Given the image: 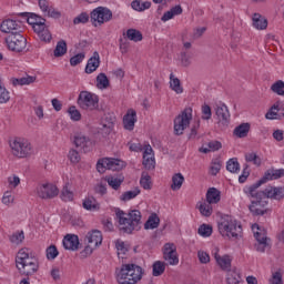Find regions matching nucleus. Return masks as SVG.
Masks as SVG:
<instances>
[{"mask_svg":"<svg viewBox=\"0 0 284 284\" xmlns=\"http://www.w3.org/2000/svg\"><path fill=\"white\" fill-rule=\"evenodd\" d=\"M260 187V185L254 183L247 189H244V193L251 201L248 211L253 216H265L270 212V209H267V197L263 191H258Z\"/></svg>","mask_w":284,"mask_h":284,"instance_id":"obj_1","label":"nucleus"},{"mask_svg":"<svg viewBox=\"0 0 284 284\" xmlns=\"http://www.w3.org/2000/svg\"><path fill=\"white\" fill-rule=\"evenodd\" d=\"M16 266L21 276L30 278L39 272V260L30 256V248H21L16 256Z\"/></svg>","mask_w":284,"mask_h":284,"instance_id":"obj_2","label":"nucleus"},{"mask_svg":"<svg viewBox=\"0 0 284 284\" xmlns=\"http://www.w3.org/2000/svg\"><path fill=\"white\" fill-rule=\"evenodd\" d=\"M115 215L119 220L120 230L124 234H132L134 230H141V211L132 210L125 213L121 209H115Z\"/></svg>","mask_w":284,"mask_h":284,"instance_id":"obj_3","label":"nucleus"},{"mask_svg":"<svg viewBox=\"0 0 284 284\" xmlns=\"http://www.w3.org/2000/svg\"><path fill=\"white\" fill-rule=\"evenodd\" d=\"M115 274L120 284H136L143 278V268L136 264H122Z\"/></svg>","mask_w":284,"mask_h":284,"instance_id":"obj_4","label":"nucleus"},{"mask_svg":"<svg viewBox=\"0 0 284 284\" xmlns=\"http://www.w3.org/2000/svg\"><path fill=\"white\" fill-rule=\"evenodd\" d=\"M22 17H27V22L32 26L33 31L38 34V39L44 43H50L52 41V33L50 29L45 26V18L37 13H22Z\"/></svg>","mask_w":284,"mask_h":284,"instance_id":"obj_5","label":"nucleus"},{"mask_svg":"<svg viewBox=\"0 0 284 284\" xmlns=\"http://www.w3.org/2000/svg\"><path fill=\"white\" fill-rule=\"evenodd\" d=\"M220 234L227 239H241L243 236V226L230 215L222 217L217 225Z\"/></svg>","mask_w":284,"mask_h":284,"instance_id":"obj_6","label":"nucleus"},{"mask_svg":"<svg viewBox=\"0 0 284 284\" xmlns=\"http://www.w3.org/2000/svg\"><path fill=\"white\" fill-rule=\"evenodd\" d=\"M9 145L13 156H17L18 159H27V156L32 155L34 152L30 141L23 138H16L11 140Z\"/></svg>","mask_w":284,"mask_h":284,"instance_id":"obj_7","label":"nucleus"},{"mask_svg":"<svg viewBox=\"0 0 284 284\" xmlns=\"http://www.w3.org/2000/svg\"><path fill=\"white\" fill-rule=\"evenodd\" d=\"M78 105L81 110H89L90 112L99 110V95L90 91H81L78 97Z\"/></svg>","mask_w":284,"mask_h":284,"instance_id":"obj_8","label":"nucleus"},{"mask_svg":"<svg viewBox=\"0 0 284 284\" xmlns=\"http://www.w3.org/2000/svg\"><path fill=\"white\" fill-rule=\"evenodd\" d=\"M190 121H192V108H186L174 119V134L181 136L190 128Z\"/></svg>","mask_w":284,"mask_h":284,"instance_id":"obj_9","label":"nucleus"},{"mask_svg":"<svg viewBox=\"0 0 284 284\" xmlns=\"http://www.w3.org/2000/svg\"><path fill=\"white\" fill-rule=\"evenodd\" d=\"M6 43L11 52L20 53L28 48V39L19 33L9 34L6 38Z\"/></svg>","mask_w":284,"mask_h":284,"instance_id":"obj_10","label":"nucleus"},{"mask_svg":"<svg viewBox=\"0 0 284 284\" xmlns=\"http://www.w3.org/2000/svg\"><path fill=\"white\" fill-rule=\"evenodd\" d=\"M112 20V11L105 7H98L91 12V21L99 24L108 23Z\"/></svg>","mask_w":284,"mask_h":284,"instance_id":"obj_11","label":"nucleus"},{"mask_svg":"<svg viewBox=\"0 0 284 284\" xmlns=\"http://www.w3.org/2000/svg\"><path fill=\"white\" fill-rule=\"evenodd\" d=\"M36 191L40 199H54V196H59V187L51 183L40 184Z\"/></svg>","mask_w":284,"mask_h":284,"instance_id":"obj_12","label":"nucleus"},{"mask_svg":"<svg viewBox=\"0 0 284 284\" xmlns=\"http://www.w3.org/2000/svg\"><path fill=\"white\" fill-rule=\"evenodd\" d=\"M74 145L75 148H79L84 154H88V152H92V149L94 148V142L85 136L82 133H78L74 135Z\"/></svg>","mask_w":284,"mask_h":284,"instance_id":"obj_13","label":"nucleus"},{"mask_svg":"<svg viewBox=\"0 0 284 284\" xmlns=\"http://www.w3.org/2000/svg\"><path fill=\"white\" fill-rule=\"evenodd\" d=\"M284 176V169H268L264 175L255 182L256 185H264L267 181H276L278 179H283Z\"/></svg>","mask_w":284,"mask_h":284,"instance_id":"obj_14","label":"nucleus"},{"mask_svg":"<svg viewBox=\"0 0 284 284\" xmlns=\"http://www.w3.org/2000/svg\"><path fill=\"white\" fill-rule=\"evenodd\" d=\"M163 258L168 261L169 265H179V255L176 254V246L172 243H166L163 250Z\"/></svg>","mask_w":284,"mask_h":284,"instance_id":"obj_15","label":"nucleus"},{"mask_svg":"<svg viewBox=\"0 0 284 284\" xmlns=\"http://www.w3.org/2000/svg\"><path fill=\"white\" fill-rule=\"evenodd\" d=\"M0 30L4 34H16L21 32V22H18L17 20L7 19L3 20L0 24Z\"/></svg>","mask_w":284,"mask_h":284,"instance_id":"obj_16","label":"nucleus"},{"mask_svg":"<svg viewBox=\"0 0 284 284\" xmlns=\"http://www.w3.org/2000/svg\"><path fill=\"white\" fill-rule=\"evenodd\" d=\"M266 199H272L273 201H283L284 199V186H266L263 191Z\"/></svg>","mask_w":284,"mask_h":284,"instance_id":"obj_17","label":"nucleus"},{"mask_svg":"<svg viewBox=\"0 0 284 284\" xmlns=\"http://www.w3.org/2000/svg\"><path fill=\"white\" fill-rule=\"evenodd\" d=\"M213 254L217 265H220L223 272H230V270H232V258H230V255L221 256L219 254V248H215Z\"/></svg>","mask_w":284,"mask_h":284,"instance_id":"obj_18","label":"nucleus"},{"mask_svg":"<svg viewBox=\"0 0 284 284\" xmlns=\"http://www.w3.org/2000/svg\"><path fill=\"white\" fill-rule=\"evenodd\" d=\"M64 250L77 252L79 250V235L67 234L62 241Z\"/></svg>","mask_w":284,"mask_h":284,"instance_id":"obj_19","label":"nucleus"},{"mask_svg":"<svg viewBox=\"0 0 284 284\" xmlns=\"http://www.w3.org/2000/svg\"><path fill=\"white\" fill-rule=\"evenodd\" d=\"M99 65H101V57L97 51H94L93 55L87 62L85 73L92 74V72H97Z\"/></svg>","mask_w":284,"mask_h":284,"instance_id":"obj_20","label":"nucleus"},{"mask_svg":"<svg viewBox=\"0 0 284 284\" xmlns=\"http://www.w3.org/2000/svg\"><path fill=\"white\" fill-rule=\"evenodd\" d=\"M215 114L222 125H230V110L227 109V105L222 104L216 106Z\"/></svg>","mask_w":284,"mask_h":284,"instance_id":"obj_21","label":"nucleus"},{"mask_svg":"<svg viewBox=\"0 0 284 284\" xmlns=\"http://www.w3.org/2000/svg\"><path fill=\"white\" fill-rule=\"evenodd\" d=\"M85 239L90 245H93V247H99V245L103 243V234L99 230L89 232Z\"/></svg>","mask_w":284,"mask_h":284,"instance_id":"obj_22","label":"nucleus"},{"mask_svg":"<svg viewBox=\"0 0 284 284\" xmlns=\"http://www.w3.org/2000/svg\"><path fill=\"white\" fill-rule=\"evenodd\" d=\"M134 123H136V111L130 109L123 118L124 130H134Z\"/></svg>","mask_w":284,"mask_h":284,"instance_id":"obj_23","label":"nucleus"},{"mask_svg":"<svg viewBox=\"0 0 284 284\" xmlns=\"http://www.w3.org/2000/svg\"><path fill=\"white\" fill-rule=\"evenodd\" d=\"M179 14H183V8L181 4H176L175 7L171 8L169 11L164 12L161 18L163 23L170 21V19H174V17H179Z\"/></svg>","mask_w":284,"mask_h":284,"instance_id":"obj_24","label":"nucleus"},{"mask_svg":"<svg viewBox=\"0 0 284 284\" xmlns=\"http://www.w3.org/2000/svg\"><path fill=\"white\" fill-rule=\"evenodd\" d=\"M116 121L115 116L112 115H105V118L102 120V132L104 134H111L112 130H114V123Z\"/></svg>","mask_w":284,"mask_h":284,"instance_id":"obj_25","label":"nucleus"},{"mask_svg":"<svg viewBox=\"0 0 284 284\" xmlns=\"http://www.w3.org/2000/svg\"><path fill=\"white\" fill-rule=\"evenodd\" d=\"M82 206L84 207V210H88L89 212H98V210H101V204H99L94 196L87 197L83 201Z\"/></svg>","mask_w":284,"mask_h":284,"instance_id":"obj_26","label":"nucleus"},{"mask_svg":"<svg viewBox=\"0 0 284 284\" xmlns=\"http://www.w3.org/2000/svg\"><path fill=\"white\" fill-rule=\"evenodd\" d=\"M221 201V191L216 187H211L206 192V203H211V205L219 203Z\"/></svg>","mask_w":284,"mask_h":284,"instance_id":"obj_27","label":"nucleus"},{"mask_svg":"<svg viewBox=\"0 0 284 284\" xmlns=\"http://www.w3.org/2000/svg\"><path fill=\"white\" fill-rule=\"evenodd\" d=\"M252 21L256 30H265L267 28V19L261 16V13H254Z\"/></svg>","mask_w":284,"mask_h":284,"instance_id":"obj_28","label":"nucleus"},{"mask_svg":"<svg viewBox=\"0 0 284 284\" xmlns=\"http://www.w3.org/2000/svg\"><path fill=\"white\" fill-rule=\"evenodd\" d=\"M250 123H242L234 129L233 134L237 136V139H245V136L250 134Z\"/></svg>","mask_w":284,"mask_h":284,"instance_id":"obj_29","label":"nucleus"},{"mask_svg":"<svg viewBox=\"0 0 284 284\" xmlns=\"http://www.w3.org/2000/svg\"><path fill=\"white\" fill-rule=\"evenodd\" d=\"M132 10H135V12H145V10H150L152 8V2L150 1H141V0H133L131 2Z\"/></svg>","mask_w":284,"mask_h":284,"instance_id":"obj_30","label":"nucleus"},{"mask_svg":"<svg viewBox=\"0 0 284 284\" xmlns=\"http://www.w3.org/2000/svg\"><path fill=\"white\" fill-rule=\"evenodd\" d=\"M223 148V144L220 141H211L206 144V146L200 148V152L203 154H209V152H217V150H221Z\"/></svg>","mask_w":284,"mask_h":284,"instance_id":"obj_31","label":"nucleus"},{"mask_svg":"<svg viewBox=\"0 0 284 284\" xmlns=\"http://www.w3.org/2000/svg\"><path fill=\"white\" fill-rule=\"evenodd\" d=\"M185 182V178L181 173H175L172 176V184H171V190L173 192H176V190H181L183 187V183Z\"/></svg>","mask_w":284,"mask_h":284,"instance_id":"obj_32","label":"nucleus"},{"mask_svg":"<svg viewBox=\"0 0 284 284\" xmlns=\"http://www.w3.org/2000/svg\"><path fill=\"white\" fill-rule=\"evenodd\" d=\"M197 209L202 216L209 217L214 211L212 209V204L206 201L197 202Z\"/></svg>","mask_w":284,"mask_h":284,"instance_id":"obj_33","label":"nucleus"},{"mask_svg":"<svg viewBox=\"0 0 284 284\" xmlns=\"http://www.w3.org/2000/svg\"><path fill=\"white\" fill-rule=\"evenodd\" d=\"M159 223H161V219H159V215H156V213H153L145 222L144 230H156V227H159Z\"/></svg>","mask_w":284,"mask_h":284,"instance_id":"obj_34","label":"nucleus"},{"mask_svg":"<svg viewBox=\"0 0 284 284\" xmlns=\"http://www.w3.org/2000/svg\"><path fill=\"white\" fill-rule=\"evenodd\" d=\"M104 181H106L108 185H110V187H112V190H119V187H121L124 179L119 178V176L108 175L104 178Z\"/></svg>","mask_w":284,"mask_h":284,"instance_id":"obj_35","label":"nucleus"},{"mask_svg":"<svg viewBox=\"0 0 284 284\" xmlns=\"http://www.w3.org/2000/svg\"><path fill=\"white\" fill-rule=\"evenodd\" d=\"M170 88L175 92V94H183V87L181 85V80L174 78V74H170Z\"/></svg>","mask_w":284,"mask_h":284,"instance_id":"obj_36","label":"nucleus"},{"mask_svg":"<svg viewBox=\"0 0 284 284\" xmlns=\"http://www.w3.org/2000/svg\"><path fill=\"white\" fill-rule=\"evenodd\" d=\"M37 81V77L27 75L23 78H13L12 79V85H30L31 83H34Z\"/></svg>","mask_w":284,"mask_h":284,"instance_id":"obj_37","label":"nucleus"},{"mask_svg":"<svg viewBox=\"0 0 284 284\" xmlns=\"http://www.w3.org/2000/svg\"><path fill=\"white\" fill-rule=\"evenodd\" d=\"M123 168H125V162L119 159L109 158V170H112V172H120Z\"/></svg>","mask_w":284,"mask_h":284,"instance_id":"obj_38","label":"nucleus"},{"mask_svg":"<svg viewBox=\"0 0 284 284\" xmlns=\"http://www.w3.org/2000/svg\"><path fill=\"white\" fill-rule=\"evenodd\" d=\"M126 38L129 41H134V43H139V41H143V33L136 29H128Z\"/></svg>","mask_w":284,"mask_h":284,"instance_id":"obj_39","label":"nucleus"},{"mask_svg":"<svg viewBox=\"0 0 284 284\" xmlns=\"http://www.w3.org/2000/svg\"><path fill=\"white\" fill-rule=\"evenodd\" d=\"M226 170L227 172H231L232 174H236L237 172H241V164L239 163V159L232 158L226 162Z\"/></svg>","mask_w":284,"mask_h":284,"instance_id":"obj_40","label":"nucleus"},{"mask_svg":"<svg viewBox=\"0 0 284 284\" xmlns=\"http://www.w3.org/2000/svg\"><path fill=\"white\" fill-rule=\"evenodd\" d=\"M67 52H68V43L65 42V40H60L55 45L53 55L59 58V57H63V54H65Z\"/></svg>","mask_w":284,"mask_h":284,"instance_id":"obj_41","label":"nucleus"},{"mask_svg":"<svg viewBox=\"0 0 284 284\" xmlns=\"http://www.w3.org/2000/svg\"><path fill=\"white\" fill-rule=\"evenodd\" d=\"M97 88H99V90H106V88H110V80L108 79V75H105V73L98 74Z\"/></svg>","mask_w":284,"mask_h":284,"instance_id":"obj_42","label":"nucleus"},{"mask_svg":"<svg viewBox=\"0 0 284 284\" xmlns=\"http://www.w3.org/2000/svg\"><path fill=\"white\" fill-rule=\"evenodd\" d=\"M256 227V232H254V236L257 242H270V239L267 237V231L266 230H261V226L258 224L253 225V230Z\"/></svg>","mask_w":284,"mask_h":284,"instance_id":"obj_43","label":"nucleus"},{"mask_svg":"<svg viewBox=\"0 0 284 284\" xmlns=\"http://www.w3.org/2000/svg\"><path fill=\"white\" fill-rule=\"evenodd\" d=\"M227 284H243V278L241 277V273L236 270L231 271L226 278Z\"/></svg>","mask_w":284,"mask_h":284,"instance_id":"obj_44","label":"nucleus"},{"mask_svg":"<svg viewBox=\"0 0 284 284\" xmlns=\"http://www.w3.org/2000/svg\"><path fill=\"white\" fill-rule=\"evenodd\" d=\"M141 194V190L139 187L134 189L133 191H126L120 196V201L124 203L128 201H132V199H136Z\"/></svg>","mask_w":284,"mask_h":284,"instance_id":"obj_45","label":"nucleus"},{"mask_svg":"<svg viewBox=\"0 0 284 284\" xmlns=\"http://www.w3.org/2000/svg\"><path fill=\"white\" fill-rule=\"evenodd\" d=\"M105 170H110V158L100 159L97 163V171L104 174Z\"/></svg>","mask_w":284,"mask_h":284,"instance_id":"obj_46","label":"nucleus"},{"mask_svg":"<svg viewBox=\"0 0 284 284\" xmlns=\"http://www.w3.org/2000/svg\"><path fill=\"white\" fill-rule=\"evenodd\" d=\"M223 166V162H221V159H214L211 162V166H210V174L212 176H216V174H219V172H221V168Z\"/></svg>","mask_w":284,"mask_h":284,"instance_id":"obj_47","label":"nucleus"},{"mask_svg":"<svg viewBox=\"0 0 284 284\" xmlns=\"http://www.w3.org/2000/svg\"><path fill=\"white\" fill-rule=\"evenodd\" d=\"M140 185L143 187V190H152V178L150 174L142 172Z\"/></svg>","mask_w":284,"mask_h":284,"instance_id":"obj_48","label":"nucleus"},{"mask_svg":"<svg viewBox=\"0 0 284 284\" xmlns=\"http://www.w3.org/2000/svg\"><path fill=\"white\" fill-rule=\"evenodd\" d=\"M272 92L278 94V97H284V81L277 80L275 83L271 85Z\"/></svg>","mask_w":284,"mask_h":284,"instance_id":"obj_49","label":"nucleus"},{"mask_svg":"<svg viewBox=\"0 0 284 284\" xmlns=\"http://www.w3.org/2000/svg\"><path fill=\"white\" fill-rule=\"evenodd\" d=\"M115 247L118 250V256L119 258H123L125 254H128V246L125 245V242L118 240L115 242Z\"/></svg>","mask_w":284,"mask_h":284,"instance_id":"obj_50","label":"nucleus"},{"mask_svg":"<svg viewBox=\"0 0 284 284\" xmlns=\"http://www.w3.org/2000/svg\"><path fill=\"white\" fill-rule=\"evenodd\" d=\"M8 101H10V92L6 89L0 78V103H8Z\"/></svg>","mask_w":284,"mask_h":284,"instance_id":"obj_51","label":"nucleus"},{"mask_svg":"<svg viewBox=\"0 0 284 284\" xmlns=\"http://www.w3.org/2000/svg\"><path fill=\"white\" fill-rule=\"evenodd\" d=\"M165 272V263L161 262V261H156L153 264V276H161L163 273Z\"/></svg>","mask_w":284,"mask_h":284,"instance_id":"obj_52","label":"nucleus"},{"mask_svg":"<svg viewBox=\"0 0 284 284\" xmlns=\"http://www.w3.org/2000/svg\"><path fill=\"white\" fill-rule=\"evenodd\" d=\"M145 170H154L156 168V161L154 160V156H143V162Z\"/></svg>","mask_w":284,"mask_h":284,"instance_id":"obj_53","label":"nucleus"},{"mask_svg":"<svg viewBox=\"0 0 284 284\" xmlns=\"http://www.w3.org/2000/svg\"><path fill=\"white\" fill-rule=\"evenodd\" d=\"M197 233L200 234V236H212V225L210 224H202L199 230Z\"/></svg>","mask_w":284,"mask_h":284,"instance_id":"obj_54","label":"nucleus"},{"mask_svg":"<svg viewBox=\"0 0 284 284\" xmlns=\"http://www.w3.org/2000/svg\"><path fill=\"white\" fill-rule=\"evenodd\" d=\"M245 161L247 163H253L254 165H256L257 168H260L262 161L258 158V155L256 153H248L245 155Z\"/></svg>","mask_w":284,"mask_h":284,"instance_id":"obj_55","label":"nucleus"},{"mask_svg":"<svg viewBox=\"0 0 284 284\" xmlns=\"http://www.w3.org/2000/svg\"><path fill=\"white\" fill-rule=\"evenodd\" d=\"M71 121H81V112L77 110V106L72 105L68 110Z\"/></svg>","mask_w":284,"mask_h":284,"instance_id":"obj_56","label":"nucleus"},{"mask_svg":"<svg viewBox=\"0 0 284 284\" xmlns=\"http://www.w3.org/2000/svg\"><path fill=\"white\" fill-rule=\"evenodd\" d=\"M88 21H90V14L87 12H82L73 19L74 26H79V23H88Z\"/></svg>","mask_w":284,"mask_h":284,"instance_id":"obj_57","label":"nucleus"},{"mask_svg":"<svg viewBox=\"0 0 284 284\" xmlns=\"http://www.w3.org/2000/svg\"><path fill=\"white\" fill-rule=\"evenodd\" d=\"M270 284H283V273L276 271L272 274V277L268 280Z\"/></svg>","mask_w":284,"mask_h":284,"instance_id":"obj_58","label":"nucleus"},{"mask_svg":"<svg viewBox=\"0 0 284 284\" xmlns=\"http://www.w3.org/2000/svg\"><path fill=\"white\" fill-rule=\"evenodd\" d=\"M59 256V250H57L55 245H51L47 248V258L49 261H54V258Z\"/></svg>","mask_w":284,"mask_h":284,"instance_id":"obj_59","label":"nucleus"},{"mask_svg":"<svg viewBox=\"0 0 284 284\" xmlns=\"http://www.w3.org/2000/svg\"><path fill=\"white\" fill-rule=\"evenodd\" d=\"M212 119V108L207 104L202 105V120L210 121Z\"/></svg>","mask_w":284,"mask_h":284,"instance_id":"obj_60","label":"nucleus"},{"mask_svg":"<svg viewBox=\"0 0 284 284\" xmlns=\"http://www.w3.org/2000/svg\"><path fill=\"white\" fill-rule=\"evenodd\" d=\"M83 59H85V53H78L70 59V65H79V63H81Z\"/></svg>","mask_w":284,"mask_h":284,"instance_id":"obj_61","label":"nucleus"},{"mask_svg":"<svg viewBox=\"0 0 284 284\" xmlns=\"http://www.w3.org/2000/svg\"><path fill=\"white\" fill-rule=\"evenodd\" d=\"M23 239H26V235L23 234V231L14 233L11 237L10 241L11 243H16L19 245V243H23Z\"/></svg>","mask_w":284,"mask_h":284,"instance_id":"obj_62","label":"nucleus"},{"mask_svg":"<svg viewBox=\"0 0 284 284\" xmlns=\"http://www.w3.org/2000/svg\"><path fill=\"white\" fill-rule=\"evenodd\" d=\"M266 119H278V104H274L270 112L266 113L265 115Z\"/></svg>","mask_w":284,"mask_h":284,"instance_id":"obj_63","label":"nucleus"},{"mask_svg":"<svg viewBox=\"0 0 284 284\" xmlns=\"http://www.w3.org/2000/svg\"><path fill=\"white\" fill-rule=\"evenodd\" d=\"M68 158L70 159L71 163H79V161H81V155L74 149L69 151Z\"/></svg>","mask_w":284,"mask_h":284,"instance_id":"obj_64","label":"nucleus"}]
</instances>
